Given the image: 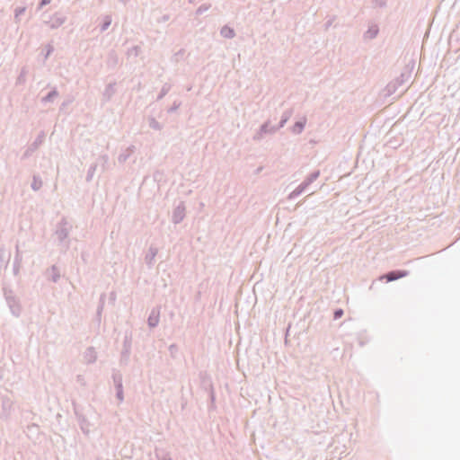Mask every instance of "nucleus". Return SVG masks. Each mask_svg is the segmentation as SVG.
<instances>
[{"label":"nucleus","instance_id":"2","mask_svg":"<svg viewBox=\"0 0 460 460\" xmlns=\"http://www.w3.org/2000/svg\"><path fill=\"white\" fill-rule=\"evenodd\" d=\"M222 34L225 36V37H232L234 32L231 29L229 28H224L222 30Z\"/></svg>","mask_w":460,"mask_h":460},{"label":"nucleus","instance_id":"1","mask_svg":"<svg viewBox=\"0 0 460 460\" xmlns=\"http://www.w3.org/2000/svg\"><path fill=\"white\" fill-rule=\"evenodd\" d=\"M405 276H407L406 271H393L386 274L384 278H385L387 281H393Z\"/></svg>","mask_w":460,"mask_h":460},{"label":"nucleus","instance_id":"3","mask_svg":"<svg viewBox=\"0 0 460 460\" xmlns=\"http://www.w3.org/2000/svg\"><path fill=\"white\" fill-rule=\"evenodd\" d=\"M304 124H305V122H303V123L301 122V123H297V124L296 125V127H297V128H297V130H296L297 132H300V131L303 129V128H304Z\"/></svg>","mask_w":460,"mask_h":460},{"label":"nucleus","instance_id":"4","mask_svg":"<svg viewBox=\"0 0 460 460\" xmlns=\"http://www.w3.org/2000/svg\"><path fill=\"white\" fill-rule=\"evenodd\" d=\"M341 315H342V311H341V310L337 311V312L335 313V317H336V318L341 317Z\"/></svg>","mask_w":460,"mask_h":460}]
</instances>
